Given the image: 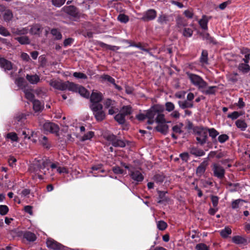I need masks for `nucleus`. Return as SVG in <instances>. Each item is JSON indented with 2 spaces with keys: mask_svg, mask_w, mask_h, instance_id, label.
I'll list each match as a JSON object with an SVG mask.
<instances>
[{
  "mask_svg": "<svg viewBox=\"0 0 250 250\" xmlns=\"http://www.w3.org/2000/svg\"><path fill=\"white\" fill-rule=\"evenodd\" d=\"M188 78L189 80L190 83L197 87L199 90L206 88L208 83L200 76L192 73L189 71L186 73Z\"/></svg>",
  "mask_w": 250,
  "mask_h": 250,
  "instance_id": "1",
  "label": "nucleus"
},
{
  "mask_svg": "<svg viewBox=\"0 0 250 250\" xmlns=\"http://www.w3.org/2000/svg\"><path fill=\"white\" fill-rule=\"evenodd\" d=\"M50 85L53 88L62 91L67 89L69 91L76 90V84L69 81L62 82V81L54 80L50 82Z\"/></svg>",
  "mask_w": 250,
  "mask_h": 250,
  "instance_id": "2",
  "label": "nucleus"
},
{
  "mask_svg": "<svg viewBox=\"0 0 250 250\" xmlns=\"http://www.w3.org/2000/svg\"><path fill=\"white\" fill-rule=\"evenodd\" d=\"M193 132L196 135V139L198 144L201 146L207 143L208 134L207 127L195 126L193 129Z\"/></svg>",
  "mask_w": 250,
  "mask_h": 250,
  "instance_id": "3",
  "label": "nucleus"
},
{
  "mask_svg": "<svg viewBox=\"0 0 250 250\" xmlns=\"http://www.w3.org/2000/svg\"><path fill=\"white\" fill-rule=\"evenodd\" d=\"M90 108L97 121L101 122L104 120L106 115L103 110V105L102 104L90 105Z\"/></svg>",
  "mask_w": 250,
  "mask_h": 250,
  "instance_id": "4",
  "label": "nucleus"
},
{
  "mask_svg": "<svg viewBox=\"0 0 250 250\" xmlns=\"http://www.w3.org/2000/svg\"><path fill=\"white\" fill-rule=\"evenodd\" d=\"M104 138L115 147H123L125 146V143L124 141L119 139L116 135L112 133L104 134Z\"/></svg>",
  "mask_w": 250,
  "mask_h": 250,
  "instance_id": "5",
  "label": "nucleus"
},
{
  "mask_svg": "<svg viewBox=\"0 0 250 250\" xmlns=\"http://www.w3.org/2000/svg\"><path fill=\"white\" fill-rule=\"evenodd\" d=\"M63 9L65 13L74 19H79L80 18L79 9L74 5L65 6Z\"/></svg>",
  "mask_w": 250,
  "mask_h": 250,
  "instance_id": "6",
  "label": "nucleus"
},
{
  "mask_svg": "<svg viewBox=\"0 0 250 250\" xmlns=\"http://www.w3.org/2000/svg\"><path fill=\"white\" fill-rule=\"evenodd\" d=\"M163 111V107L158 105H154L151 108L146 111L147 118L154 119V117L159 113H161Z\"/></svg>",
  "mask_w": 250,
  "mask_h": 250,
  "instance_id": "7",
  "label": "nucleus"
},
{
  "mask_svg": "<svg viewBox=\"0 0 250 250\" xmlns=\"http://www.w3.org/2000/svg\"><path fill=\"white\" fill-rule=\"evenodd\" d=\"M157 17V11L150 9L145 12L141 20L144 22H147L154 20Z\"/></svg>",
  "mask_w": 250,
  "mask_h": 250,
  "instance_id": "8",
  "label": "nucleus"
},
{
  "mask_svg": "<svg viewBox=\"0 0 250 250\" xmlns=\"http://www.w3.org/2000/svg\"><path fill=\"white\" fill-rule=\"evenodd\" d=\"M43 128L45 131L56 134L58 133L60 129L57 125L50 122H45L43 125Z\"/></svg>",
  "mask_w": 250,
  "mask_h": 250,
  "instance_id": "9",
  "label": "nucleus"
},
{
  "mask_svg": "<svg viewBox=\"0 0 250 250\" xmlns=\"http://www.w3.org/2000/svg\"><path fill=\"white\" fill-rule=\"evenodd\" d=\"M212 170L215 176L219 179H222L224 177L225 170L218 164L213 165Z\"/></svg>",
  "mask_w": 250,
  "mask_h": 250,
  "instance_id": "10",
  "label": "nucleus"
},
{
  "mask_svg": "<svg viewBox=\"0 0 250 250\" xmlns=\"http://www.w3.org/2000/svg\"><path fill=\"white\" fill-rule=\"evenodd\" d=\"M103 96L102 93L93 92L90 96L91 104L90 105L101 104L100 102L103 100Z\"/></svg>",
  "mask_w": 250,
  "mask_h": 250,
  "instance_id": "11",
  "label": "nucleus"
},
{
  "mask_svg": "<svg viewBox=\"0 0 250 250\" xmlns=\"http://www.w3.org/2000/svg\"><path fill=\"white\" fill-rule=\"evenodd\" d=\"M46 245L47 247L53 250H62L63 248V246L61 244L51 238L47 239Z\"/></svg>",
  "mask_w": 250,
  "mask_h": 250,
  "instance_id": "12",
  "label": "nucleus"
},
{
  "mask_svg": "<svg viewBox=\"0 0 250 250\" xmlns=\"http://www.w3.org/2000/svg\"><path fill=\"white\" fill-rule=\"evenodd\" d=\"M50 162L49 160H44L43 159L38 160L37 158L35 159L34 161V164L37 166L39 169H44L46 167Z\"/></svg>",
  "mask_w": 250,
  "mask_h": 250,
  "instance_id": "13",
  "label": "nucleus"
},
{
  "mask_svg": "<svg viewBox=\"0 0 250 250\" xmlns=\"http://www.w3.org/2000/svg\"><path fill=\"white\" fill-rule=\"evenodd\" d=\"M0 66L5 71L10 70L13 67L11 62L3 58H0Z\"/></svg>",
  "mask_w": 250,
  "mask_h": 250,
  "instance_id": "14",
  "label": "nucleus"
},
{
  "mask_svg": "<svg viewBox=\"0 0 250 250\" xmlns=\"http://www.w3.org/2000/svg\"><path fill=\"white\" fill-rule=\"evenodd\" d=\"M206 88H207L206 89H205V88L202 89L200 90V91L203 94L207 95H215L218 89V86H209L208 87L207 86Z\"/></svg>",
  "mask_w": 250,
  "mask_h": 250,
  "instance_id": "15",
  "label": "nucleus"
},
{
  "mask_svg": "<svg viewBox=\"0 0 250 250\" xmlns=\"http://www.w3.org/2000/svg\"><path fill=\"white\" fill-rule=\"evenodd\" d=\"M70 91L73 92H79L81 96L86 98H88L89 96V93L86 88L83 86H79L77 84L76 90Z\"/></svg>",
  "mask_w": 250,
  "mask_h": 250,
  "instance_id": "16",
  "label": "nucleus"
},
{
  "mask_svg": "<svg viewBox=\"0 0 250 250\" xmlns=\"http://www.w3.org/2000/svg\"><path fill=\"white\" fill-rule=\"evenodd\" d=\"M130 176L135 181L141 182L144 179V176L139 170H130Z\"/></svg>",
  "mask_w": 250,
  "mask_h": 250,
  "instance_id": "17",
  "label": "nucleus"
},
{
  "mask_svg": "<svg viewBox=\"0 0 250 250\" xmlns=\"http://www.w3.org/2000/svg\"><path fill=\"white\" fill-rule=\"evenodd\" d=\"M237 68L238 70L243 74H247L250 71V66L248 63H240Z\"/></svg>",
  "mask_w": 250,
  "mask_h": 250,
  "instance_id": "18",
  "label": "nucleus"
},
{
  "mask_svg": "<svg viewBox=\"0 0 250 250\" xmlns=\"http://www.w3.org/2000/svg\"><path fill=\"white\" fill-rule=\"evenodd\" d=\"M26 79L29 82V83L32 84H37L40 80L39 76L37 74H27L26 76Z\"/></svg>",
  "mask_w": 250,
  "mask_h": 250,
  "instance_id": "19",
  "label": "nucleus"
},
{
  "mask_svg": "<svg viewBox=\"0 0 250 250\" xmlns=\"http://www.w3.org/2000/svg\"><path fill=\"white\" fill-rule=\"evenodd\" d=\"M155 129L159 132L166 135L168 130V126L165 123L159 124V125L156 126Z\"/></svg>",
  "mask_w": 250,
  "mask_h": 250,
  "instance_id": "20",
  "label": "nucleus"
},
{
  "mask_svg": "<svg viewBox=\"0 0 250 250\" xmlns=\"http://www.w3.org/2000/svg\"><path fill=\"white\" fill-rule=\"evenodd\" d=\"M190 153L195 156H202L205 155V152L200 148L191 147L189 149Z\"/></svg>",
  "mask_w": 250,
  "mask_h": 250,
  "instance_id": "21",
  "label": "nucleus"
},
{
  "mask_svg": "<svg viewBox=\"0 0 250 250\" xmlns=\"http://www.w3.org/2000/svg\"><path fill=\"white\" fill-rule=\"evenodd\" d=\"M176 25L178 28L180 29L183 27H186L188 26V23L187 20L184 18L179 17L176 19Z\"/></svg>",
  "mask_w": 250,
  "mask_h": 250,
  "instance_id": "22",
  "label": "nucleus"
},
{
  "mask_svg": "<svg viewBox=\"0 0 250 250\" xmlns=\"http://www.w3.org/2000/svg\"><path fill=\"white\" fill-rule=\"evenodd\" d=\"M208 19H207V17L206 15H204L202 18L199 21V24L202 29L205 30H207L208 23Z\"/></svg>",
  "mask_w": 250,
  "mask_h": 250,
  "instance_id": "23",
  "label": "nucleus"
},
{
  "mask_svg": "<svg viewBox=\"0 0 250 250\" xmlns=\"http://www.w3.org/2000/svg\"><path fill=\"white\" fill-rule=\"evenodd\" d=\"M178 104L180 107L183 109L188 108H192L193 107V103L189 101L188 102L187 100H185L184 101H179L178 102Z\"/></svg>",
  "mask_w": 250,
  "mask_h": 250,
  "instance_id": "24",
  "label": "nucleus"
},
{
  "mask_svg": "<svg viewBox=\"0 0 250 250\" xmlns=\"http://www.w3.org/2000/svg\"><path fill=\"white\" fill-rule=\"evenodd\" d=\"M120 112L125 117L132 113V107L130 105H124L120 110Z\"/></svg>",
  "mask_w": 250,
  "mask_h": 250,
  "instance_id": "25",
  "label": "nucleus"
},
{
  "mask_svg": "<svg viewBox=\"0 0 250 250\" xmlns=\"http://www.w3.org/2000/svg\"><path fill=\"white\" fill-rule=\"evenodd\" d=\"M202 35L204 39L206 40L208 43L213 45H216L218 44V42L215 39L214 37L210 36L209 33H206L205 34H203Z\"/></svg>",
  "mask_w": 250,
  "mask_h": 250,
  "instance_id": "26",
  "label": "nucleus"
},
{
  "mask_svg": "<svg viewBox=\"0 0 250 250\" xmlns=\"http://www.w3.org/2000/svg\"><path fill=\"white\" fill-rule=\"evenodd\" d=\"M34 132L28 128L24 129L23 130H21V135L23 136L24 139H30L31 137H33L34 136Z\"/></svg>",
  "mask_w": 250,
  "mask_h": 250,
  "instance_id": "27",
  "label": "nucleus"
},
{
  "mask_svg": "<svg viewBox=\"0 0 250 250\" xmlns=\"http://www.w3.org/2000/svg\"><path fill=\"white\" fill-rule=\"evenodd\" d=\"M50 33L53 36L55 37V40H61L62 36L60 30L57 28H52L50 30Z\"/></svg>",
  "mask_w": 250,
  "mask_h": 250,
  "instance_id": "28",
  "label": "nucleus"
},
{
  "mask_svg": "<svg viewBox=\"0 0 250 250\" xmlns=\"http://www.w3.org/2000/svg\"><path fill=\"white\" fill-rule=\"evenodd\" d=\"M200 62L202 64H208V52L206 50H203L200 57Z\"/></svg>",
  "mask_w": 250,
  "mask_h": 250,
  "instance_id": "29",
  "label": "nucleus"
},
{
  "mask_svg": "<svg viewBox=\"0 0 250 250\" xmlns=\"http://www.w3.org/2000/svg\"><path fill=\"white\" fill-rule=\"evenodd\" d=\"M207 133H208L209 137L212 138L213 141L216 137L219 135V132L214 128H208L207 127Z\"/></svg>",
  "mask_w": 250,
  "mask_h": 250,
  "instance_id": "30",
  "label": "nucleus"
},
{
  "mask_svg": "<svg viewBox=\"0 0 250 250\" xmlns=\"http://www.w3.org/2000/svg\"><path fill=\"white\" fill-rule=\"evenodd\" d=\"M207 166L206 162H202L201 165L197 168L196 173L199 176L202 175L205 171L206 167Z\"/></svg>",
  "mask_w": 250,
  "mask_h": 250,
  "instance_id": "31",
  "label": "nucleus"
},
{
  "mask_svg": "<svg viewBox=\"0 0 250 250\" xmlns=\"http://www.w3.org/2000/svg\"><path fill=\"white\" fill-rule=\"evenodd\" d=\"M235 125L236 126L242 131H245L247 127V125L243 120H237L235 122Z\"/></svg>",
  "mask_w": 250,
  "mask_h": 250,
  "instance_id": "32",
  "label": "nucleus"
},
{
  "mask_svg": "<svg viewBox=\"0 0 250 250\" xmlns=\"http://www.w3.org/2000/svg\"><path fill=\"white\" fill-rule=\"evenodd\" d=\"M32 103L33 109L35 112L40 111L42 109L43 105H42V104L39 100H35Z\"/></svg>",
  "mask_w": 250,
  "mask_h": 250,
  "instance_id": "33",
  "label": "nucleus"
},
{
  "mask_svg": "<svg viewBox=\"0 0 250 250\" xmlns=\"http://www.w3.org/2000/svg\"><path fill=\"white\" fill-rule=\"evenodd\" d=\"M168 21L167 16L163 14L160 15L157 19V22L161 25L167 24Z\"/></svg>",
  "mask_w": 250,
  "mask_h": 250,
  "instance_id": "34",
  "label": "nucleus"
},
{
  "mask_svg": "<svg viewBox=\"0 0 250 250\" xmlns=\"http://www.w3.org/2000/svg\"><path fill=\"white\" fill-rule=\"evenodd\" d=\"M15 39L18 41L21 44H29L30 42V40L27 36L16 37Z\"/></svg>",
  "mask_w": 250,
  "mask_h": 250,
  "instance_id": "35",
  "label": "nucleus"
},
{
  "mask_svg": "<svg viewBox=\"0 0 250 250\" xmlns=\"http://www.w3.org/2000/svg\"><path fill=\"white\" fill-rule=\"evenodd\" d=\"M23 237L29 241H34L36 239V236L34 233L27 231L24 233Z\"/></svg>",
  "mask_w": 250,
  "mask_h": 250,
  "instance_id": "36",
  "label": "nucleus"
},
{
  "mask_svg": "<svg viewBox=\"0 0 250 250\" xmlns=\"http://www.w3.org/2000/svg\"><path fill=\"white\" fill-rule=\"evenodd\" d=\"M114 119L120 125H123L125 122V117L121 112L115 116Z\"/></svg>",
  "mask_w": 250,
  "mask_h": 250,
  "instance_id": "37",
  "label": "nucleus"
},
{
  "mask_svg": "<svg viewBox=\"0 0 250 250\" xmlns=\"http://www.w3.org/2000/svg\"><path fill=\"white\" fill-rule=\"evenodd\" d=\"M41 144L45 148L49 149L50 147V145L46 136L42 137L39 140Z\"/></svg>",
  "mask_w": 250,
  "mask_h": 250,
  "instance_id": "38",
  "label": "nucleus"
},
{
  "mask_svg": "<svg viewBox=\"0 0 250 250\" xmlns=\"http://www.w3.org/2000/svg\"><path fill=\"white\" fill-rule=\"evenodd\" d=\"M232 240L233 243L236 244H242L247 243V240L240 236H234L232 238Z\"/></svg>",
  "mask_w": 250,
  "mask_h": 250,
  "instance_id": "39",
  "label": "nucleus"
},
{
  "mask_svg": "<svg viewBox=\"0 0 250 250\" xmlns=\"http://www.w3.org/2000/svg\"><path fill=\"white\" fill-rule=\"evenodd\" d=\"M104 108L106 109L109 108L110 107H113L115 104V101L110 99H106L104 102Z\"/></svg>",
  "mask_w": 250,
  "mask_h": 250,
  "instance_id": "40",
  "label": "nucleus"
},
{
  "mask_svg": "<svg viewBox=\"0 0 250 250\" xmlns=\"http://www.w3.org/2000/svg\"><path fill=\"white\" fill-rule=\"evenodd\" d=\"M13 18V13L12 11L9 10H6L3 15V20L6 22H9Z\"/></svg>",
  "mask_w": 250,
  "mask_h": 250,
  "instance_id": "41",
  "label": "nucleus"
},
{
  "mask_svg": "<svg viewBox=\"0 0 250 250\" xmlns=\"http://www.w3.org/2000/svg\"><path fill=\"white\" fill-rule=\"evenodd\" d=\"M193 30H192V29L190 28H187L186 27L183 29L182 31V34L183 36H184L186 38L191 37L193 35Z\"/></svg>",
  "mask_w": 250,
  "mask_h": 250,
  "instance_id": "42",
  "label": "nucleus"
},
{
  "mask_svg": "<svg viewBox=\"0 0 250 250\" xmlns=\"http://www.w3.org/2000/svg\"><path fill=\"white\" fill-rule=\"evenodd\" d=\"M243 113L242 112L233 111L231 113L229 114L227 116L228 118H230L232 120L237 119L239 117L242 115Z\"/></svg>",
  "mask_w": 250,
  "mask_h": 250,
  "instance_id": "43",
  "label": "nucleus"
},
{
  "mask_svg": "<svg viewBox=\"0 0 250 250\" xmlns=\"http://www.w3.org/2000/svg\"><path fill=\"white\" fill-rule=\"evenodd\" d=\"M28 32V30L26 28H22L21 29H14L13 31V33L15 35H25L27 34Z\"/></svg>",
  "mask_w": 250,
  "mask_h": 250,
  "instance_id": "44",
  "label": "nucleus"
},
{
  "mask_svg": "<svg viewBox=\"0 0 250 250\" xmlns=\"http://www.w3.org/2000/svg\"><path fill=\"white\" fill-rule=\"evenodd\" d=\"M117 19L122 23H126L129 21V17L128 16L124 14H120Z\"/></svg>",
  "mask_w": 250,
  "mask_h": 250,
  "instance_id": "45",
  "label": "nucleus"
},
{
  "mask_svg": "<svg viewBox=\"0 0 250 250\" xmlns=\"http://www.w3.org/2000/svg\"><path fill=\"white\" fill-rule=\"evenodd\" d=\"M155 121L158 124L162 123H166V121L165 118V115L163 114H162L161 113H158L155 119Z\"/></svg>",
  "mask_w": 250,
  "mask_h": 250,
  "instance_id": "46",
  "label": "nucleus"
},
{
  "mask_svg": "<svg viewBox=\"0 0 250 250\" xmlns=\"http://www.w3.org/2000/svg\"><path fill=\"white\" fill-rule=\"evenodd\" d=\"M101 78L103 80L107 81L109 83H112V84H115V80L111 77L110 76L107 75V74H103L101 76Z\"/></svg>",
  "mask_w": 250,
  "mask_h": 250,
  "instance_id": "47",
  "label": "nucleus"
},
{
  "mask_svg": "<svg viewBox=\"0 0 250 250\" xmlns=\"http://www.w3.org/2000/svg\"><path fill=\"white\" fill-rule=\"evenodd\" d=\"M231 233V230L229 227H226L220 231V235L224 238H227Z\"/></svg>",
  "mask_w": 250,
  "mask_h": 250,
  "instance_id": "48",
  "label": "nucleus"
},
{
  "mask_svg": "<svg viewBox=\"0 0 250 250\" xmlns=\"http://www.w3.org/2000/svg\"><path fill=\"white\" fill-rule=\"evenodd\" d=\"M15 83L19 87L25 86L26 83L23 77H18L15 80Z\"/></svg>",
  "mask_w": 250,
  "mask_h": 250,
  "instance_id": "49",
  "label": "nucleus"
},
{
  "mask_svg": "<svg viewBox=\"0 0 250 250\" xmlns=\"http://www.w3.org/2000/svg\"><path fill=\"white\" fill-rule=\"evenodd\" d=\"M73 76L75 78L78 79L85 80V79H87L88 78L86 74H85L83 73L80 72H74L73 74Z\"/></svg>",
  "mask_w": 250,
  "mask_h": 250,
  "instance_id": "50",
  "label": "nucleus"
},
{
  "mask_svg": "<svg viewBox=\"0 0 250 250\" xmlns=\"http://www.w3.org/2000/svg\"><path fill=\"white\" fill-rule=\"evenodd\" d=\"M26 119V115L24 114L21 113L17 115L15 118V122L19 123H22Z\"/></svg>",
  "mask_w": 250,
  "mask_h": 250,
  "instance_id": "51",
  "label": "nucleus"
},
{
  "mask_svg": "<svg viewBox=\"0 0 250 250\" xmlns=\"http://www.w3.org/2000/svg\"><path fill=\"white\" fill-rule=\"evenodd\" d=\"M167 192L165 191H159V197L160 199L158 201V203H162L163 202H167L168 201V199L167 197H165V195Z\"/></svg>",
  "mask_w": 250,
  "mask_h": 250,
  "instance_id": "52",
  "label": "nucleus"
},
{
  "mask_svg": "<svg viewBox=\"0 0 250 250\" xmlns=\"http://www.w3.org/2000/svg\"><path fill=\"white\" fill-rule=\"evenodd\" d=\"M6 138L10 139L13 142H17L18 140L17 134L14 132H10L7 134Z\"/></svg>",
  "mask_w": 250,
  "mask_h": 250,
  "instance_id": "53",
  "label": "nucleus"
},
{
  "mask_svg": "<svg viewBox=\"0 0 250 250\" xmlns=\"http://www.w3.org/2000/svg\"><path fill=\"white\" fill-rule=\"evenodd\" d=\"M244 202L243 200L240 199L235 200L232 202L231 207L233 209H237L239 208L240 205Z\"/></svg>",
  "mask_w": 250,
  "mask_h": 250,
  "instance_id": "54",
  "label": "nucleus"
},
{
  "mask_svg": "<svg viewBox=\"0 0 250 250\" xmlns=\"http://www.w3.org/2000/svg\"><path fill=\"white\" fill-rule=\"evenodd\" d=\"M94 135V133L93 131H88L86 134H85L82 137L81 140L82 141H84L86 140H90L91 139Z\"/></svg>",
  "mask_w": 250,
  "mask_h": 250,
  "instance_id": "55",
  "label": "nucleus"
},
{
  "mask_svg": "<svg viewBox=\"0 0 250 250\" xmlns=\"http://www.w3.org/2000/svg\"><path fill=\"white\" fill-rule=\"evenodd\" d=\"M130 46L132 47H135L138 48H140L141 50L145 51L146 52H148L149 50L148 49L144 48V46L142 45V43L141 42H138L137 43L133 42V43L130 44Z\"/></svg>",
  "mask_w": 250,
  "mask_h": 250,
  "instance_id": "56",
  "label": "nucleus"
},
{
  "mask_svg": "<svg viewBox=\"0 0 250 250\" xmlns=\"http://www.w3.org/2000/svg\"><path fill=\"white\" fill-rule=\"evenodd\" d=\"M30 31L32 34L38 35L41 32V28L39 25H35L31 28Z\"/></svg>",
  "mask_w": 250,
  "mask_h": 250,
  "instance_id": "57",
  "label": "nucleus"
},
{
  "mask_svg": "<svg viewBox=\"0 0 250 250\" xmlns=\"http://www.w3.org/2000/svg\"><path fill=\"white\" fill-rule=\"evenodd\" d=\"M166 106V110L168 112H171L174 109L175 105L174 104L170 102H167L165 104Z\"/></svg>",
  "mask_w": 250,
  "mask_h": 250,
  "instance_id": "58",
  "label": "nucleus"
},
{
  "mask_svg": "<svg viewBox=\"0 0 250 250\" xmlns=\"http://www.w3.org/2000/svg\"><path fill=\"white\" fill-rule=\"evenodd\" d=\"M229 137L227 134H222L218 136V140L220 143H224L227 141L229 140Z\"/></svg>",
  "mask_w": 250,
  "mask_h": 250,
  "instance_id": "59",
  "label": "nucleus"
},
{
  "mask_svg": "<svg viewBox=\"0 0 250 250\" xmlns=\"http://www.w3.org/2000/svg\"><path fill=\"white\" fill-rule=\"evenodd\" d=\"M66 0H52V3L56 7H60L65 2Z\"/></svg>",
  "mask_w": 250,
  "mask_h": 250,
  "instance_id": "60",
  "label": "nucleus"
},
{
  "mask_svg": "<svg viewBox=\"0 0 250 250\" xmlns=\"http://www.w3.org/2000/svg\"><path fill=\"white\" fill-rule=\"evenodd\" d=\"M0 34L5 37L9 36L10 35V32L6 28L3 26L0 27Z\"/></svg>",
  "mask_w": 250,
  "mask_h": 250,
  "instance_id": "61",
  "label": "nucleus"
},
{
  "mask_svg": "<svg viewBox=\"0 0 250 250\" xmlns=\"http://www.w3.org/2000/svg\"><path fill=\"white\" fill-rule=\"evenodd\" d=\"M9 210L8 208L6 205H0V214L2 215L6 214Z\"/></svg>",
  "mask_w": 250,
  "mask_h": 250,
  "instance_id": "62",
  "label": "nucleus"
},
{
  "mask_svg": "<svg viewBox=\"0 0 250 250\" xmlns=\"http://www.w3.org/2000/svg\"><path fill=\"white\" fill-rule=\"evenodd\" d=\"M195 249L196 250H208L209 248L204 243H200L197 244L196 247Z\"/></svg>",
  "mask_w": 250,
  "mask_h": 250,
  "instance_id": "63",
  "label": "nucleus"
},
{
  "mask_svg": "<svg viewBox=\"0 0 250 250\" xmlns=\"http://www.w3.org/2000/svg\"><path fill=\"white\" fill-rule=\"evenodd\" d=\"M167 227V223L163 221H159L157 223V227L160 230H163L166 229Z\"/></svg>",
  "mask_w": 250,
  "mask_h": 250,
  "instance_id": "64",
  "label": "nucleus"
}]
</instances>
